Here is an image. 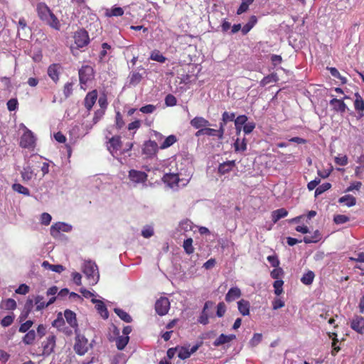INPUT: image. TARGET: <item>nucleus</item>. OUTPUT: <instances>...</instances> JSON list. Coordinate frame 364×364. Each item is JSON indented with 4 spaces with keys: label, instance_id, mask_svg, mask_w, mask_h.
I'll use <instances>...</instances> for the list:
<instances>
[{
    "label": "nucleus",
    "instance_id": "nucleus-1",
    "mask_svg": "<svg viewBox=\"0 0 364 364\" xmlns=\"http://www.w3.org/2000/svg\"><path fill=\"white\" fill-rule=\"evenodd\" d=\"M37 12L42 21H46L52 28L59 30L60 23L58 19L45 3L41 2L37 4Z\"/></svg>",
    "mask_w": 364,
    "mask_h": 364
},
{
    "label": "nucleus",
    "instance_id": "nucleus-2",
    "mask_svg": "<svg viewBox=\"0 0 364 364\" xmlns=\"http://www.w3.org/2000/svg\"><path fill=\"white\" fill-rule=\"evenodd\" d=\"M82 272L92 284L97 283L99 274L97 264L92 261H87L84 263Z\"/></svg>",
    "mask_w": 364,
    "mask_h": 364
},
{
    "label": "nucleus",
    "instance_id": "nucleus-3",
    "mask_svg": "<svg viewBox=\"0 0 364 364\" xmlns=\"http://www.w3.org/2000/svg\"><path fill=\"white\" fill-rule=\"evenodd\" d=\"M36 139L33 133L26 128L23 134L21 136L19 145L23 149L33 150L36 147Z\"/></svg>",
    "mask_w": 364,
    "mask_h": 364
},
{
    "label": "nucleus",
    "instance_id": "nucleus-4",
    "mask_svg": "<svg viewBox=\"0 0 364 364\" xmlns=\"http://www.w3.org/2000/svg\"><path fill=\"white\" fill-rule=\"evenodd\" d=\"M75 333L76 337L74 349L77 354L82 355L88 351L90 345L88 343V340L83 335L77 333V330H75Z\"/></svg>",
    "mask_w": 364,
    "mask_h": 364
},
{
    "label": "nucleus",
    "instance_id": "nucleus-5",
    "mask_svg": "<svg viewBox=\"0 0 364 364\" xmlns=\"http://www.w3.org/2000/svg\"><path fill=\"white\" fill-rule=\"evenodd\" d=\"M93 68L90 65H84L79 70V78L81 85V89L85 90L84 87L86 82L93 77Z\"/></svg>",
    "mask_w": 364,
    "mask_h": 364
},
{
    "label": "nucleus",
    "instance_id": "nucleus-6",
    "mask_svg": "<svg viewBox=\"0 0 364 364\" xmlns=\"http://www.w3.org/2000/svg\"><path fill=\"white\" fill-rule=\"evenodd\" d=\"M56 337L54 335L48 336L46 339L42 342L41 346L43 348L42 355L44 356L50 355L55 347Z\"/></svg>",
    "mask_w": 364,
    "mask_h": 364
},
{
    "label": "nucleus",
    "instance_id": "nucleus-7",
    "mask_svg": "<svg viewBox=\"0 0 364 364\" xmlns=\"http://www.w3.org/2000/svg\"><path fill=\"white\" fill-rule=\"evenodd\" d=\"M170 309V302L166 297H161L155 304L156 312L160 316L166 315Z\"/></svg>",
    "mask_w": 364,
    "mask_h": 364
},
{
    "label": "nucleus",
    "instance_id": "nucleus-8",
    "mask_svg": "<svg viewBox=\"0 0 364 364\" xmlns=\"http://www.w3.org/2000/svg\"><path fill=\"white\" fill-rule=\"evenodd\" d=\"M75 45L77 48H82L89 43V36L87 32L85 30H80L75 33L74 35Z\"/></svg>",
    "mask_w": 364,
    "mask_h": 364
},
{
    "label": "nucleus",
    "instance_id": "nucleus-9",
    "mask_svg": "<svg viewBox=\"0 0 364 364\" xmlns=\"http://www.w3.org/2000/svg\"><path fill=\"white\" fill-rule=\"evenodd\" d=\"M129 178L135 183H145L148 175L144 171L132 169L129 171Z\"/></svg>",
    "mask_w": 364,
    "mask_h": 364
},
{
    "label": "nucleus",
    "instance_id": "nucleus-10",
    "mask_svg": "<svg viewBox=\"0 0 364 364\" xmlns=\"http://www.w3.org/2000/svg\"><path fill=\"white\" fill-rule=\"evenodd\" d=\"M72 229V227L65 223H62V222H58V223H55V224H53L51 227H50V235L54 237H56L58 236L59 233L62 231V232H69Z\"/></svg>",
    "mask_w": 364,
    "mask_h": 364
},
{
    "label": "nucleus",
    "instance_id": "nucleus-11",
    "mask_svg": "<svg viewBox=\"0 0 364 364\" xmlns=\"http://www.w3.org/2000/svg\"><path fill=\"white\" fill-rule=\"evenodd\" d=\"M159 149L158 144L156 141L149 140L144 144L142 152L148 157H152L157 153Z\"/></svg>",
    "mask_w": 364,
    "mask_h": 364
},
{
    "label": "nucleus",
    "instance_id": "nucleus-12",
    "mask_svg": "<svg viewBox=\"0 0 364 364\" xmlns=\"http://www.w3.org/2000/svg\"><path fill=\"white\" fill-rule=\"evenodd\" d=\"M350 328L359 334L364 333V318L361 316L355 315L350 322Z\"/></svg>",
    "mask_w": 364,
    "mask_h": 364
},
{
    "label": "nucleus",
    "instance_id": "nucleus-13",
    "mask_svg": "<svg viewBox=\"0 0 364 364\" xmlns=\"http://www.w3.org/2000/svg\"><path fill=\"white\" fill-rule=\"evenodd\" d=\"M163 181L170 188L178 186L180 178L177 173H166L162 178Z\"/></svg>",
    "mask_w": 364,
    "mask_h": 364
},
{
    "label": "nucleus",
    "instance_id": "nucleus-14",
    "mask_svg": "<svg viewBox=\"0 0 364 364\" xmlns=\"http://www.w3.org/2000/svg\"><path fill=\"white\" fill-rule=\"evenodd\" d=\"M329 104L334 112L341 114L344 113L347 109V106L342 99L333 98L330 100Z\"/></svg>",
    "mask_w": 364,
    "mask_h": 364
},
{
    "label": "nucleus",
    "instance_id": "nucleus-15",
    "mask_svg": "<svg viewBox=\"0 0 364 364\" xmlns=\"http://www.w3.org/2000/svg\"><path fill=\"white\" fill-rule=\"evenodd\" d=\"M30 29L27 26L24 18H20L18 21V36L21 39H25L29 36Z\"/></svg>",
    "mask_w": 364,
    "mask_h": 364
},
{
    "label": "nucleus",
    "instance_id": "nucleus-16",
    "mask_svg": "<svg viewBox=\"0 0 364 364\" xmlns=\"http://www.w3.org/2000/svg\"><path fill=\"white\" fill-rule=\"evenodd\" d=\"M236 338V336L234 334L225 335L220 334L213 342V346L215 347L220 346L223 344L228 343Z\"/></svg>",
    "mask_w": 364,
    "mask_h": 364
},
{
    "label": "nucleus",
    "instance_id": "nucleus-17",
    "mask_svg": "<svg viewBox=\"0 0 364 364\" xmlns=\"http://www.w3.org/2000/svg\"><path fill=\"white\" fill-rule=\"evenodd\" d=\"M213 306V302L210 301H208L205 303L203 311L201 312L200 316L198 318V322L201 324L206 325L209 322V316L207 313V309L209 307H212Z\"/></svg>",
    "mask_w": 364,
    "mask_h": 364
},
{
    "label": "nucleus",
    "instance_id": "nucleus-18",
    "mask_svg": "<svg viewBox=\"0 0 364 364\" xmlns=\"http://www.w3.org/2000/svg\"><path fill=\"white\" fill-rule=\"evenodd\" d=\"M242 295L241 290L235 287L230 288L228 293L225 295V301L227 302H232L237 299H239Z\"/></svg>",
    "mask_w": 364,
    "mask_h": 364
},
{
    "label": "nucleus",
    "instance_id": "nucleus-19",
    "mask_svg": "<svg viewBox=\"0 0 364 364\" xmlns=\"http://www.w3.org/2000/svg\"><path fill=\"white\" fill-rule=\"evenodd\" d=\"M190 124L196 129L205 128L210 125L209 121L201 117H194L191 120Z\"/></svg>",
    "mask_w": 364,
    "mask_h": 364
},
{
    "label": "nucleus",
    "instance_id": "nucleus-20",
    "mask_svg": "<svg viewBox=\"0 0 364 364\" xmlns=\"http://www.w3.org/2000/svg\"><path fill=\"white\" fill-rule=\"evenodd\" d=\"M97 92H87V95H86L84 100V105L88 111L91 110L93 105L96 102V100L97 99Z\"/></svg>",
    "mask_w": 364,
    "mask_h": 364
},
{
    "label": "nucleus",
    "instance_id": "nucleus-21",
    "mask_svg": "<svg viewBox=\"0 0 364 364\" xmlns=\"http://www.w3.org/2000/svg\"><path fill=\"white\" fill-rule=\"evenodd\" d=\"M91 301L93 304H95V308L98 311V312L100 314L102 317H103L104 318H108V311H107V309L105 304H104V302L100 300L95 299H92Z\"/></svg>",
    "mask_w": 364,
    "mask_h": 364
},
{
    "label": "nucleus",
    "instance_id": "nucleus-22",
    "mask_svg": "<svg viewBox=\"0 0 364 364\" xmlns=\"http://www.w3.org/2000/svg\"><path fill=\"white\" fill-rule=\"evenodd\" d=\"M60 69L59 64H52L48 68V75L54 82H57L58 80Z\"/></svg>",
    "mask_w": 364,
    "mask_h": 364
},
{
    "label": "nucleus",
    "instance_id": "nucleus-23",
    "mask_svg": "<svg viewBox=\"0 0 364 364\" xmlns=\"http://www.w3.org/2000/svg\"><path fill=\"white\" fill-rule=\"evenodd\" d=\"M235 166V161L234 160L232 161H228L225 162H223L219 165L218 167V173L223 175L225 174L230 171Z\"/></svg>",
    "mask_w": 364,
    "mask_h": 364
},
{
    "label": "nucleus",
    "instance_id": "nucleus-24",
    "mask_svg": "<svg viewBox=\"0 0 364 364\" xmlns=\"http://www.w3.org/2000/svg\"><path fill=\"white\" fill-rule=\"evenodd\" d=\"M238 311L242 316H248L250 314V304L248 301L241 299L237 302Z\"/></svg>",
    "mask_w": 364,
    "mask_h": 364
},
{
    "label": "nucleus",
    "instance_id": "nucleus-25",
    "mask_svg": "<svg viewBox=\"0 0 364 364\" xmlns=\"http://www.w3.org/2000/svg\"><path fill=\"white\" fill-rule=\"evenodd\" d=\"M64 316L66 321L71 327L76 328L77 326L76 314L73 311L68 309L65 310Z\"/></svg>",
    "mask_w": 364,
    "mask_h": 364
},
{
    "label": "nucleus",
    "instance_id": "nucleus-26",
    "mask_svg": "<svg viewBox=\"0 0 364 364\" xmlns=\"http://www.w3.org/2000/svg\"><path fill=\"white\" fill-rule=\"evenodd\" d=\"M205 134L207 136H216L218 139H222L224 134V128L223 124H220V127L219 129H214L208 127H205Z\"/></svg>",
    "mask_w": 364,
    "mask_h": 364
},
{
    "label": "nucleus",
    "instance_id": "nucleus-27",
    "mask_svg": "<svg viewBox=\"0 0 364 364\" xmlns=\"http://www.w3.org/2000/svg\"><path fill=\"white\" fill-rule=\"evenodd\" d=\"M322 238V235L321 232L318 230H316L314 232L313 234L310 235H306L304 237V242L306 244L309 243H313V242H319Z\"/></svg>",
    "mask_w": 364,
    "mask_h": 364
},
{
    "label": "nucleus",
    "instance_id": "nucleus-28",
    "mask_svg": "<svg viewBox=\"0 0 364 364\" xmlns=\"http://www.w3.org/2000/svg\"><path fill=\"white\" fill-rule=\"evenodd\" d=\"M355 100L354 102V107L356 111L361 112L360 113V117L363 116V110H364V100L361 97V96L358 94V92H355Z\"/></svg>",
    "mask_w": 364,
    "mask_h": 364
},
{
    "label": "nucleus",
    "instance_id": "nucleus-29",
    "mask_svg": "<svg viewBox=\"0 0 364 364\" xmlns=\"http://www.w3.org/2000/svg\"><path fill=\"white\" fill-rule=\"evenodd\" d=\"M142 79V76L139 73L133 72L129 77L127 87L132 88V86H135L139 84Z\"/></svg>",
    "mask_w": 364,
    "mask_h": 364
},
{
    "label": "nucleus",
    "instance_id": "nucleus-30",
    "mask_svg": "<svg viewBox=\"0 0 364 364\" xmlns=\"http://www.w3.org/2000/svg\"><path fill=\"white\" fill-rule=\"evenodd\" d=\"M36 333L34 330L28 331L22 338V341L25 345H32L36 338Z\"/></svg>",
    "mask_w": 364,
    "mask_h": 364
},
{
    "label": "nucleus",
    "instance_id": "nucleus-31",
    "mask_svg": "<svg viewBox=\"0 0 364 364\" xmlns=\"http://www.w3.org/2000/svg\"><path fill=\"white\" fill-rule=\"evenodd\" d=\"M288 215V212L284 208H279L272 213V220L275 223L280 219L285 218Z\"/></svg>",
    "mask_w": 364,
    "mask_h": 364
},
{
    "label": "nucleus",
    "instance_id": "nucleus-32",
    "mask_svg": "<svg viewBox=\"0 0 364 364\" xmlns=\"http://www.w3.org/2000/svg\"><path fill=\"white\" fill-rule=\"evenodd\" d=\"M338 203H345L348 207H351L355 205L356 199L351 195H346L338 199Z\"/></svg>",
    "mask_w": 364,
    "mask_h": 364
},
{
    "label": "nucleus",
    "instance_id": "nucleus-33",
    "mask_svg": "<svg viewBox=\"0 0 364 364\" xmlns=\"http://www.w3.org/2000/svg\"><path fill=\"white\" fill-rule=\"evenodd\" d=\"M114 313L124 321L131 323L132 321V316L123 309L115 308Z\"/></svg>",
    "mask_w": 364,
    "mask_h": 364
},
{
    "label": "nucleus",
    "instance_id": "nucleus-34",
    "mask_svg": "<svg viewBox=\"0 0 364 364\" xmlns=\"http://www.w3.org/2000/svg\"><path fill=\"white\" fill-rule=\"evenodd\" d=\"M257 21L255 16H250L249 21L242 27V33L243 35H246L256 24Z\"/></svg>",
    "mask_w": 364,
    "mask_h": 364
},
{
    "label": "nucleus",
    "instance_id": "nucleus-35",
    "mask_svg": "<svg viewBox=\"0 0 364 364\" xmlns=\"http://www.w3.org/2000/svg\"><path fill=\"white\" fill-rule=\"evenodd\" d=\"M315 277L314 272L309 270L301 278V282L305 285H310L313 283Z\"/></svg>",
    "mask_w": 364,
    "mask_h": 364
},
{
    "label": "nucleus",
    "instance_id": "nucleus-36",
    "mask_svg": "<svg viewBox=\"0 0 364 364\" xmlns=\"http://www.w3.org/2000/svg\"><path fill=\"white\" fill-rule=\"evenodd\" d=\"M177 141L176 136L175 135H169L167 136L164 142L161 144L160 149H164L170 147Z\"/></svg>",
    "mask_w": 364,
    "mask_h": 364
},
{
    "label": "nucleus",
    "instance_id": "nucleus-37",
    "mask_svg": "<svg viewBox=\"0 0 364 364\" xmlns=\"http://www.w3.org/2000/svg\"><path fill=\"white\" fill-rule=\"evenodd\" d=\"M129 340V336H119L116 339V346L117 349L122 350H123L126 346L127 345Z\"/></svg>",
    "mask_w": 364,
    "mask_h": 364
},
{
    "label": "nucleus",
    "instance_id": "nucleus-38",
    "mask_svg": "<svg viewBox=\"0 0 364 364\" xmlns=\"http://www.w3.org/2000/svg\"><path fill=\"white\" fill-rule=\"evenodd\" d=\"M110 146L115 151H117L122 147V141L119 136H112L109 139Z\"/></svg>",
    "mask_w": 364,
    "mask_h": 364
},
{
    "label": "nucleus",
    "instance_id": "nucleus-39",
    "mask_svg": "<svg viewBox=\"0 0 364 364\" xmlns=\"http://www.w3.org/2000/svg\"><path fill=\"white\" fill-rule=\"evenodd\" d=\"M33 176V171L31 166L24 167L21 171V177L23 181H30Z\"/></svg>",
    "mask_w": 364,
    "mask_h": 364
},
{
    "label": "nucleus",
    "instance_id": "nucleus-40",
    "mask_svg": "<svg viewBox=\"0 0 364 364\" xmlns=\"http://www.w3.org/2000/svg\"><path fill=\"white\" fill-rule=\"evenodd\" d=\"M12 189L14 191L18 192V193L23 194L26 196L30 195V191H29L28 188L22 186L20 183L13 184Z\"/></svg>",
    "mask_w": 364,
    "mask_h": 364
},
{
    "label": "nucleus",
    "instance_id": "nucleus-41",
    "mask_svg": "<svg viewBox=\"0 0 364 364\" xmlns=\"http://www.w3.org/2000/svg\"><path fill=\"white\" fill-rule=\"evenodd\" d=\"M183 247L185 252L188 255H191L194 252V247L193 246V239L188 238L183 241Z\"/></svg>",
    "mask_w": 364,
    "mask_h": 364
},
{
    "label": "nucleus",
    "instance_id": "nucleus-42",
    "mask_svg": "<svg viewBox=\"0 0 364 364\" xmlns=\"http://www.w3.org/2000/svg\"><path fill=\"white\" fill-rule=\"evenodd\" d=\"M247 121V117L246 115H240L235 119V125L236 129L240 132L241 127L244 126Z\"/></svg>",
    "mask_w": 364,
    "mask_h": 364
},
{
    "label": "nucleus",
    "instance_id": "nucleus-43",
    "mask_svg": "<svg viewBox=\"0 0 364 364\" xmlns=\"http://www.w3.org/2000/svg\"><path fill=\"white\" fill-rule=\"evenodd\" d=\"M107 16H121L124 14V11L121 7H114L110 10L107 9L105 13Z\"/></svg>",
    "mask_w": 364,
    "mask_h": 364
},
{
    "label": "nucleus",
    "instance_id": "nucleus-44",
    "mask_svg": "<svg viewBox=\"0 0 364 364\" xmlns=\"http://www.w3.org/2000/svg\"><path fill=\"white\" fill-rule=\"evenodd\" d=\"M35 304L36 305V311H41L48 307L47 302L43 301V296L39 295L35 298Z\"/></svg>",
    "mask_w": 364,
    "mask_h": 364
},
{
    "label": "nucleus",
    "instance_id": "nucleus-45",
    "mask_svg": "<svg viewBox=\"0 0 364 364\" xmlns=\"http://www.w3.org/2000/svg\"><path fill=\"white\" fill-rule=\"evenodd\" d=\"M234 147L235 151H245L247 149V143L245 139H243L240 141L239 139H237L234 143Z\"/></svg>",
    "mask_w": 364,
    "mask_h": 364
},
{
    "label": "nucleus",
    "instance_id": "nucleus-46",
    "mask_svg": "<svg viewBox=\"0 0 364 364\" xmlns=\"http://www.w3.org/2000/svg\"><path fill=\"white\" fill-rule=\"evenodd\" d=\"M33 307V299H28L24 306V310H25V315L21 316L20 318L22 320L23 318L25 319L28 314L32 311V309Z\"/></svg>",
    "mask_w": 364,
    "mask_h": 364
},
{
    "label": "nucleus",
    "instance_id": "nucleus-47",
    "mask_svg": "<svg viewBox=\"0 0 364 364\" xmlns=\"http://www.w3.org/2000/svg\"><path fill=\"white\" fill-rule=\"evenodd\" d=\"M283 284H284V282L282 279L275 280L274 282L273 283V287L274 288V294L277 296H279L280 294H282V292H283V288H282Z\"/></svg>",
    "mask_w": 364,
    "mask_h": 364
},
{
    "label": "nucleus",
    "instance_id": "nucleus-48",
    "mask_svg": "<svg viewBox=\"0 0 364 364\" xmlns=\"http://www.w3.org/2000/svg\"><path fill=\"white\" fill-rule=\"evenodd\" d=\"M331 188V184L330 183H324L321 185H320L318 187L316 188L315 191V196H318L319 195H321L325 191L329 190Z\"/></svg>",
    "mask_w": 364,
    "mask_h": 364
},
{
    "label": "nucleus",
    "instance_id": "nucleus-49",
    "mask_svg": "<svg viewBox=\"0 0 364 364\" xmlns=\"http://www.w3.org/2000/svg\"><path fill=\"white\" fill-rule=\"evenodd\" d=\"M3 307L6 310H14L16 308V302L13 299H7L2 303Z\"/></svg>",
    "mask_w": 364,
    "mask_h": 364
},
{
    "label": "nucleus",
    "instance_id": "nucleus-50",
    "mask_svg": "<svg viewBox=\"0 0 364 364\" xmlns=\"http://www.w3.org/2000/svg\"><path fill=\"white\" fill-rule=\"evenodd\" d=\"M150 58L152 60H155L159 63H164L166 60V58L161 54V53L159 50H154L151 52Z\"/></svg>",
    "mask_w": 364,
    "mask_h": 364
},
{
    "label": "nucleus",
    "instance_id": "nucleus-51",
    "mask_svg": "<svg viewBox=\"0 0 364 364\" xmlns=\"http://www.w3.org/2000/svg\"><path fill=\"white\" fill-rule=\"evenodd\" d=\"M33 324V321L31 320H28L26 322L21 324L18 328V331L20 333H27L29 329L31 328V326Z\"/></svg>",
    "mask_w": 364,
    "mask_h": 364
},
{
    "label": "nucleus",
    "instance_id": "nucleus-52",
    "mask_svg": "<svg viewBox=\"0 0 364 364\" xmlns=\"http://www.w3.org/2000/svg\"><path fill=\"white\" fill-rule=\"evenodd\" d=\"M191 353L189 352V349L186 347H181L178 350V356L181 359H186L188 358L191 356Z\"/></svg>",
    "mask_w": 364,
    "mask_h": 364
},
{
    "label": "nucleus",
    "instance_id": "nucleus-53",
    "mask_svg": "<svg viewBox=\"0 0 364 364\" xmlns=\"http://www.w3.org/2000/svg\"><path fill=\"white\" fill-rule=\"evenodd\" d=\"M350 218L345 215H336L333 218L336 224H343L348 222Z\"/></svg>",
    "mask_w": 364,
    "mask_h": 364
},
{
    "label": "nucleus",
    "instance_id": "nucleus-54",
    "mask_svg": "<svg viewBox=\"0 0 364 364\" xmlns=\"http://www.w3.org/2000/svg\"><path fill=\"white\" fill-rule=\"evenodd\" d=\"M14 316L11 315H8L4 316L1 321V325L3 327H8L12 324L14 322Z\"/></svg>",
    "mask_w": 364,
    "mask_h": 364
},
{
    "label": "nucleus",
    "instance_id": "nucleus-55",
    "mask_svg": "<svg viewBox=\"0 0 364 364\" xmlns=\"http://www.w3.org/2000/svg\"><path fill=\"white\" fill-rule=\"evenodd\" d=\"M115 124L116 127L118 129H122L124 125V122L123 120L122 115L119 112H117L116 116H115Z\"/></svg>",
    "mask_w": 364,
    "mask_h": 364
},
{
    "label": "nucleus",
    "instance_id": "nucleus-56",
    "mask_svg": "<svg viewBox=\"0 0 364 364\" xmlns=\"http://www.w3.org/2000/svg\"><path fill=\"white\" fill-rule=\"evenodd\" d=\"M262 339V336L261 333H255L250 341V344L251 346L255 347L257 346Z\"/></svg>",
    "mask_w": 364,
    "mask_h": 364
},
{
    "label": "nucleus",
    "instance_id": "nucleus-57",
    "mask_svg": "<svg viewBox=\"0 0 364 364\" xmlns=\"http://www.w3.org/2000/svg\"><path fill=\"white\" fill-rule=\"evenodd\" d=\"M328 70L332 76L341 80L342 84H345L346 82V79L340 75L338 70L336 68H329Z\"/></svg>",
    "mask_w": 364,
    "mask_h": 364
},
{
    "label": "nucleus",
    "instance_id": "nucleus-58",
    "mask_svg": "<svg viewBox=\"0 0 364 364\" xmlns=\"http://www.w3.org/2000/svg\"><path fill=\"white\" fill-rule=\"evenodd\" d=\"M335 163L338 165L344 166L348 164V157L346 155L338 156L335 157Z\"/></svg>",
    "mask_w": 364,
    "mask_h": 364
},
{
    "label": "nucleus",
    "instance_id": "nucleus-59",
    "mask_svg": "<svg viewBox=\"0 0 364 364\" xmlns=\"http://www.w3.org/2000/svg\"><path fill=\"white\" fill-rule=\"evenodd\" d=\"M176 98L171 94L167 95L165 97V104L167 107L174 106L176 105Z\"/></svg>",
    "mask_w": 364,
    "mask_h": 364
},
{
    "label": "nucleus",
    "instance_id": "nucleus-60",
    "mask_svg": "<svg viewBox=\"0 0 364 364\" xmlns=\"http://www.w3.org/2000/svg\"><path fill=\"white\" fill-rule=\"evenodd\" d=\"M284 274L283 269L280 267H274V269L271 271L270 275L272 278L277 280L279 278Z\"/></svg>",
    "mask_w": 364,
    "mask_h": 364
},
{
    "label": "nucleus",
    "instance_id": "nucleus-61",
    "mask_svg": "<svg viewBox=\"0 0 364 364\" xmlns=\"http://www.w3.org/2000/svg\"><path fill=\"white\" fill-rule=\"evenodd\" d=\"M226 312V306L224 302H220L217 306L216 314L218 317H223Z\"/></svg>",
    "mask_w": 364,
    "mask_h": 364
},
{
    "label": "nucleus",
    "instance_id": "nucleus-62",
    "mask_svg": "<svg viewBox=\"0 0 364 364\" xmlns=\"http://www.w3.org/2000/svg\"><path fill=\"white\" fill-rule=\"evenodd\" d=\"M235 114L232 112H225L223 114V121L224 124L228 123V122L235 121Z\"/></svg>",
    "mask_w": 364,
    "mask_h": 364
},
{
    "label": "nucleus",
    "instance_id": "nucleus-63",
    "mask_svg": "<svg viewBox=\"0 0 364 364\" xmlns=\"http://www.w3.org/2000/svg\"><path fill=\"white\" fill-rule=\"evenodd\" d=\"M29 290L30 288L27 284H22L16 289L15 291L16 294L25 295L29 292Z\"/></svg>",
    "mask_w": 364,
    "mask_h": 364
},
{
    "label": "nucleus",
    "instance_id": "nucleus-64",
    "mask_svg": "<svg viewBox=\"0 0 364 364\" xmlns=\"http://www.w3.org/2000/svg\"><path fill=\"white\" fill-rule=\"evenodd\" d=\"M18 105L17 99L11 98L7 102V108L9 111H14L16 109Z\"/></svg>",
    "mask_w": 364,
    "mask_h": 364
}]
</instances>
